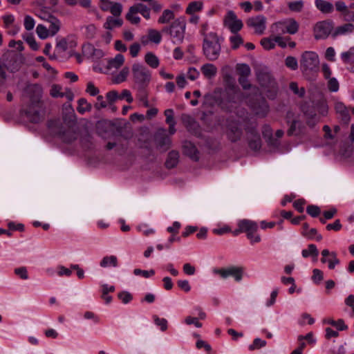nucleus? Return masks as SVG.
<instances>
[{
	"label": "nucleus",
	"mask_w": 354,
	"mask_h": 354,
	"mask_svg": "<svg viewBox=\"0 0 354 354\" xmlns=\"http://www.w3.org/2000/svg\"><path fill=\"white\" fill-rule=\"evenodd\" d=\"M290 90L296 95H298L299 97H302L305 94L304 88H299L298 84L296 82H291L290 84Z\"/></svg>",
	"instance_id": "obj_61"
},
{
	"label": "nucleus",
	"mask_w": 354,
	"mask_h": 354,
	"mask_svg": "<svg viewBox=\"0 0 354 354\" xmlns=\"http://www.w3.org/2000/svg\"><path fill=\"white\" fill-rule=\"evenodd\" d=\"M275 37V42L280 47L284 48L287 46V42L290 40V38L283 37L281 35H274Z\"/></svg>",
	"instance_id": "obj_60"
},
{
	"label": "nucleus",
	"mask_w": 354,
	"mask_h": 354,
	"mask_svg": "<svg viewBox=\"0 0 354 354\" xmlns=\"http://www.w3.org/2000/svg\"><path fill=\"white\" fill-rule=\"evenodd\" d=\"M315 6L323 13H330L333 10V5L324 0H315Z\"/></svg>",
	"instance_id": "obj_30"
},
{
	"label": "nucleus",
	"mask_w": 354,
	"mask_h": 354,
	"mask_svg": "<svg viewBox=\"0 0 354 354\" xmlns=\"http://www.w3.org/2000/svg\"><path fill=\"white\" fill-rule=\"evenodd\" d=\"M270 37H264L261 40V44L265 50L273 49L276 46L274 35Z\"/></svg>",
	"instance_id": "obj_40"
},
{
	"label": "nucleus",
	"mask_w": 354,
	"mask_h": 354,
	"mask_svg": "<svg viewBox=\"0 0 354 354\" xmlns=\"http://www.w3.org/2000/svg\"><path fill=\"white\" fill-rule=\"evenodd\" d=\"M124 57L122 54H117L113 58L107 62V68L109 70L120 68L124 63Z\"/></svg>",
	"instance_id": "obj_22"
},
{
	"label": "nucleus",
	"mask_w": 354,
	"mask_h": 354,
	"mask_svg": "<svg viewBox=\"0 0 354 354\" xmlns=\"http://www.w3.org/2000/svg\"><path fill=\"white\" fill-rule=\"evenodd\" d=\"M326 262L328 263V268L334 269L336 265L339 263V260L337 258V254L335 252L330 253V257L327 259Z\"/></svg>",
	"instance_id": "obj_62"
},
{
	"label": "nucleus",
	"mask_w": 354,
	"mask_h": 354,
	"mask_svg": "<svg viewBox=\"0 0 354 354\" xmlns=\"http://www.w3.org/2000/svg\"><path fill=\"white\" fill-rule=\"evenodd\" d=\"M245 102L251 107L252 110L256 115L259 118H265L270 111V106L268 102L264 99L257 100L252 102V100L248 99V97L245 99Z\"/></svg>",
	"instance_id": "obj_11"
},
{
	"label": "nucleus",
	"mask_w": 354,
	"mask_h": 354,
	"mask_svg": "<svg viewBox=\"0 0 354 354\" xmlns=\"http://www.w3.org/2000/svg\"><path fill=\"white\" fill-rule=\"evenodd\" d=\"M129 75V69L128 67H124L120 72L114 75L112 77L113 83L115 84H121L125 82Z\"/></svg>",
	"instance_id": "obj_25"
},
{
	"label": "nucleus",
	"mask_w": 354,
	"mask_h": 354,
	"mask_svg": "<svg viewBox=\"0 0 354 354\" xmlns=\"http://www.w3.org/2000/svg\"><path fill=\"white\" fill-rule=\"evenodd\" d=\"M145 62L152 68H157L160 64L158 57L152 52H148L145 54Z\"/></svg>",
	"instance_id": "obj_28"
},
{
	"label": "nucleus",
	"mask_w": 354,
	"mask_h": 354,
	"mask_svg": "<svg viewBox=\"0 0 354 354\" xmlns=\"http://www.w3.org/2000/svg\"><path fill=\"white\" fill-rule=\"evenodd\" d=\"M301 234L306 239L310 240L314 239L317 241H320L322 239V235L317 233V230L315 228L310 229L307 223L303 224Z\"/></svg>",
	"instance_id": "obj_20"
},
{
	"label": "nucleus",
	"mask_w": 354,
	"mask_h": 354,
	"mask_svg": "<svg viewBox=\"0 0 354 354\" xmlns=\"http://www.w3.org/2000/svg\"><path fill=\"white\" fill-rule=\"evenodd\" d=\"M183 149L185 153L191 158L194 160L198 159V151L193 143L189 141H185L183 144Z\"/></svg>",
	"instance_id": "obj_27"
},
{
	"label": "nucleus",
	"mask_w": 354,
	"mask_h": 354,
	"mask_svg": "<svg viewBox=\"0 0 354 354\" xmlns=\"http://www.w3.org/2000/svg\"><path fill=\"white\" fill-rule=\"evenodd\" d=\"M32 89L37 93V96L32 100L31 105L28 108L24 109V111L30 121L37 123L40 120V115L39 113V99L41 95V88L37 85L32 86Z\"/></svg>",
	"instance_id": "obj_8"
},
{
	"label": "nucleus",
	"mask_w": 354,
	"mask_h": 354,
	"mask_svg": "<svg viewBox=\"0 0 354 354\" xmlns=\"http://www.w3.org/2000/svg\"><path fill=\"white\" fill-rule=\"evenodd\" d=\"M299 24L292 18L286 19L272 24L270 26L272 35H295L298 32Z\"/></svg>",
	"instance_id": "obj_3"
},
{
	"label": "nucleus",
	"mask_w": 354,
	"mask_h": 354,
	"mask_svg": "<svg viewBox=\"0 0 354 354\" xmlns=\"http://www.w3.org/2000/svg\"><path fill=\"white\" fill-rule=\"evenodd\" d=\"M248 77H239V82L244 90H250L251 93L256 96L258 93V88L249 83Z\"/></svg>",
	"instance_id": "obj_32"
},
{
	"label": "nucleus",
	"mask_w": 354,
	"mask_h": 354,
	"mask_svg": "<svg viewBox=\"0 0 354 354\" xmlns=\"http://www.w3.org/2000/svg\"><path fill=\"white\" fill-rule=\"evenodd\" d=\"M36 32L38 37L41 39H46L49 36H51V32L45 26L42 24L37 25L36 28Z\"/></svg>",
	"instance_id": "obj_42"
},
{
	"label": "nucleus",
	"mask_w": 354,
	"mask_h": 354,
	"mask_svg": "<svg viewBox=\"0 0 354 354\" xmlns=\"http://www.w3.org/2000/svg\"><path fill=\"white\" fill-rule=\"evenodd\" d=\"M78 106L77 108V111L84 114L87 111H90L91 110V104L87 102V100L84 98H80L78 100Z\"/></svg>",
	"instance_id": "obj_38"
},
{
	"label": "nucleus",
	"mask_w": 354,
	"mask_h": 354,
	"mask_svg": "<svg viewBox=\"0 0 354 354\" xmlns=\"http://www.w3.org/2000/svg\"><path fill=\"white\" fill-rule=\"evenodd\" d=\"M340 57L344 64L354 63V47L349 48L348 50L343 52L340 55Z\"/></svg>",
	"instance_id": "obj_34"
},
{
	"label": "nucleus",
	"mask_w": 354,
	"mask_h": 354,
	"mask_svg": "<svg viewBox=\"0 0 354 354\" xmlns=\"http://www.w3.org/2000/svg\"><path fill=\"white\" fill-rule=\"evenodd\" d=\"M137 230L142 233L145 236H149L155 233V230L150 228L147 224H140L138 225Z\"/></svg>",
	"instance_id": "obj_58"
},
{
	"label": "nucleus",
	"mask_w": 354,
	"mask_h": 354,
	"mask_svg": "<svg viewBox=\"0 0 354 354\" xmlns=\"http://www.w3.org/2000/svg\"><path fill=\"white\" fill-rule=\"evenodd\" d=\"M174 17V14L172 10H165L162 15L159 17L158 21L159 24H167Z\"/></svg>",
	"instance_id": "obj_43"
},
{
	"label": "nucleus",
	"mask_w": 354,
	"mask_h": 354,
	"mask_svg": "<svg viewBox=\"0 0 354 354\" xmlns=\"http://www.w3.org/2000/svg\"><path fill=\"white\" fill-rule=\"evenodd\" d=\"M221 50L219 38L216 32H209L204 34L203 51L205 56L210 61L216 60Z\"/></svg>",
	"instance_id": "obj_1"
},
{
	"label": "nucleus",
	"mask_w": 354,
	"mask_h": 354,
	"mask_svg": "<svg viewBox=\"0 0 354 354\" xmlns=\"http://www.w3.org/2000/svg\"><path fill=\"white\" fill-rule=\"evenodd\" d=\"M137 14L138 13L135 11L133 7L131 6L127 14L126 17L131 24H138L140 21V18L137 15Z\"/></svg>",
	"instance_id": "obj_45"
},
{
	"label": "nucleus",
	"mask_w": 354,
	"mask_h": 354,
	"mask_svg": "<svg viewBox=\"0 0 354 354\" xmlns=\"http://www.w3.org/2000/svg\"><path fill=\"white\" fill-rule=\"evenodd\" d=\"M249 147L254 151H258L261 147V140L259 133L257 131V125H252L245 128Z\"/></svg>",
	"instance_id": "obj_12"
},
{
	"label": "nucleus",
	"mask_w": 354,
	"mask_h": 354,
	"mask_svg": "<svg viewBox=\"0 0 354 354\" xmlns=\"http://www.w3.org/2000/svg\"><path fill=\"white\" fill-rule=\"evenodd\" d=\"M118 100H124L128 103H131L133 101V97L131 91L128 89H123L121 93H119Z\"/></svg>",
	"instance_id": "obj_55"
},
{
	"label": "nucleus",
	"mask_w": 354,
	"mask_h": 354,
	"mask_svg": "<svg viewBox=\"0 0 354 354\" xmlns=\"http://www.w3.org/2000/svg\"><path fill=\"white\" fill-rule=\"evenodd\" d=\"M122 20L119 17H108L106 22L104 24V28L107 30H113L115 28L120 27L122 25Z\"/></svg>",
	"instance_id": "obj_24"
},
{
	"label": "nucleus",
	"mask_w": 354,
	"mask_h": 354,
	"mask_svg": "<svg viewBox=\"0 0 354 354\" xmlns=\"http://www.w3.org/2000/svg\"><path fill=\"white\" fill-rule=\"evenodd\" d=\"M14 273L23 280H27L29 279L28 270L24 266L15 268L14 270Z\"/></svg>",
	"instance_id": "obj_47"
},
{
	"label": "nucleus",
	"mask_w": 354,
	"mask_h": 354,
	"mask_svg": "<svg viewBox=\"0 0 354 354\" xmlns=\"http://www.w3.org/2000/svg\"><path fill=\"white\" fill-rule=\"evenodd\" d=\"M224 24L232 33H237L243 28L241 20L237 18L233 11L227 12L224 19Z\"/></svg>",
	"instance_id": "obj_14"
},
{
	"label": "nucleus",
	"mask_w": 354,
	"mask_h": 354,
	"mask_svg": "<svg viewBox=\"0 0 354 354\" xmlns=\"http://www.w3.org/2000/svg\"><path fill=\"white\" fill-rule=\"evenodd\" d=\"M154 323L156 326H159L162 331H165L167 329V320L165 318H160L157 315L153 317Z\"/></svg>",
	"instance_id": "obj_50"
},
{
	"label": "nucleus",
	"mask_w": 354,
	"mask_h": 354,
	"mask_svg": "<svg viewBox=\"0 0 354 354\" xmlns=\"http://www.w3.org/2000/svg\"><path fill=\"white\" fill-rule=\"evenodd\" d=\"M306 131V127L304 123L299 119L295 118L292 122L290 127L288 131L289 136L292 135H300L304 133Z\"/></svg>",
	"instance_id": "obj_18"
},
{
	"label": "nucleus",
	"mask_w": 354,
	"mask_h": 354,
	"mask_svg": "<svg viewBox=\"0 0 354 354\" xmlns=\"http://www.w3.org/2000/svg\"><path fill=\"white\" fill-rule=\"evenodd\" d=\"M179 154L177 151H172L169 152L165 165L167 168L174 167L178 162Z\"/></svg>",
	"instance_id": "obj_33"
},
{
	"label": "nucleus",
	"mask_w": 354,
	"mask_h": 354,
	"mask_svg": "<svg viewBox=\"0 0 354 354\" xmlns=\"http://www.w3.org/2000/svg\"><path fill=\"white\" fill-rule=\"evenodd\" d=\"M335 109L336 113L339 115L341 120L347 124L350 120V114L348 109L345 104L340 101H336L335 102Z\"/></svg>",
	"instance_id": "obj_19"
},
{
	"label": "nucleus",
	"mask_w": 354,
	"mask_h": 354,
	"mask_svg": "<svg viewBox=\"0 0 354 354\" xmlns=\"http://www.w3.org/2000/svg\"><path fill=\"white\" fill-rule=\"evenodd\" d=\"M132 79L133 82L141 86H147L151 80V72L145 65L134 63L131 67Z\"/></svg>",
	"instance_id": "obj_2"
},
{
	"label": "nucleus",
	"mask_w": 354,
	"mask_h": 354,
	"mask_svg": "<svg viewBox=\"0 0 354 354\" xmlns=\"http://www.w3.org/2000/svg\"><path fill=\"white\" fill-rule=\"evenodd\" d=\"M156 140L158 145L165 151L167 150L171 146V139L166 135V130L165 129H160L158 131Z\"/></svg>",
	"instance_id": "obj_17"
},
{
	"label": "nucleus",
	"mask_w": 354,
	"mask_h": 354,
	"mask_svg": "<svg viewBox=\"0 0 354 354\" xmlns=\"http://www.w3.org/2000/svg\"><path fill=\"white\" fill-rule=\"evenodd\" d=\"M241 127L245 129L250 127L246 121V118L240 116L237 120H231L228 122L227 126L226 134L229 140L232 142L239 140L242 136Z\"/></svg>",
	"instance_id": "obj_7"
},
{
	"label": "nucleus",
	"mask_w": 354,
	"mask_h": 354,
	"mask_svg": "<svg viewBox=\"0 0 354 354\" xmlns=\"http://www.w3.org/2000/svg\"><path fill=\"white\" fill-rule=\"evenodd\" d=\"M203 3L201 1H195L190 2L185 10L187 15H193L195 12H200L203 10Z\"/></svg>",
	"instance_id": "obj_31"
},
{
	"label": "nucleus",
	"mask_w": 354,
	"mask_h": 354,
	"mask_svg": "<svg viewBox=\"0 0 354 354\" xmlns=\"http://www.w3.org/2000/svg\"><path fill=\"white\" fill-rule=\"evenodd\" d=\"M109 11L111 12V13L114 17H119L120 16L122 11V6L119 3H111V7L109 8Z\"/></svg>",
	"instance_id": "obj_51"
},
{
	"label": "nucleus",
	"mask_w": 354,
	"mask_h": 354,
	"mask_svg": "<svg viewBox=\"0 0 354 354\" xmlns=\"http://www.w3.org/2000/svg\"><path fill=\"white\" fill-rule=\"evenodd\" d=\"M301 254L304 258H307L309 256H313L317 258L319 254V252L315 245L310 244L308 245V249L302 250Z\"/></svg>",
	"instance_id": "obj_41"
},
{
	"label": "nucleus",
	"mask_w": 354,
	"mask_h": 354,
	"mask_svg": "<svg viewBox=\"0 0 354 354\" xmlns=\"http://www.w3.org/2000/svg\"><path fill=\"white\" fill-rule=\"evenodd\" d=\"M266 345V342L260 338H256L254 339L252 344L249 346L250 351H254L260 348L264 347Z\"/></svg>",
	"instance_id": "obj_56"
},
{
	"label": "nucleus",
	"mask_w": 354,
	"mask_h": 354,
	"mask_svg": "<svg viewBox=\"0 0 354 354\" xmlns=\"http://www.w3.org/2000/svg\"><path fill=\"white\" fill-rule=\"evenodd\" d=\"M247 25L253 28L255 33L262 35L266 28V18L263 15L251 17L248 20Z\"/></svg>",
	"instance_id": "obj_15"
},
{
	"label": "nucleus",
	"mask_w": 354,
	"mask_h": 354,
	"mask_svg": "<svg viewBox=\"0 0 354 354\" xmlns=\"http://www.w3.org/2000/svg\"><path fill=\"white\" fill-rule=\"evenodd\" d=\"M214 274L218 275L222 279L233 277L235 281H240L243 277V268L236 266H230L226 268H214L212 270Z\"/></svg>",
	"instance_id": "obj_10"
},
{
	"label": "nucleus",
	"mask_w": 354,
	"mask_h": 354,
	"mask_svg": "<svg viewBox=\"0 0 354 354\" xmlns=\"http://www.w3.org/2000/svg\"><path fill=\"white\" fill-rule=\"evenodd\" d=\"M236 70L239 77H248L251 73L250 66L245 64H237Z\"/></svg>",
	"instance_id": "obj_46"
},
{
	"label": "nucleus",
	"mask_w": 354,
	"mask_h": 354,
	"mask_svg": "<svg viewBox=\"0 0 354 354\" xmlns=\"http://www.w3.org/2000/svg\"><path fill=\"white\" fill-rule=\"evenodd\" d=\"M24 26L26 30H32L35 26V21L30 15H26L24 20Z\"/></svg>",
	"instance_id": "obj_53"
},
{
	"label": "nucleus",
	"mask_w": 354,
	"mask_h": 354,
	"mask_svg": "<svg viewBox=\"0 0 354 354\" xmlns=\"http://www.w3.org/2000/svg\"><path fill=\"white\" fill-rule=\"evenodd\" d=\"M186 23L183 19H177L169 27L163 28V31L169 32L174 44H180L183 41Z\"/></svg>",
	"instance_id": "obj_6"
},
{
	"label": "nucleus",
	"mask_w": 354,
	"mask_h": 354,
	"mask_svg": "<svg viewBox=\"0 0 354 354\" xmlns=\"http://www.w3.org/2000/svg\"><path fill=\"white\" fill-rule=\"evenodd\" d=\"M133 7L137 13H140L146 19H149L150 18V10L145 5L142 3H137L133 6Z\"/></svg>",
	"instance_id": "obj_36"
},
{
	"label": "nucleus",
	"mask_w": 354,
	"mask_h": 354,
	"mask_svg": "<svg viewBox=\"0 0 354 354\" xmlns=\"http://www.w3.org/2000/svg\"><path fill=\"white\" fill-rule=\"evenodd\" d=\"M354 30V26L351 24H346L342 26H338L334 32L335 35H346L352 32Z\"/></svg>",
	"instance_id": "obj_37"
},
{
	"label": "nucleus",
	"mask_w": 354,
	"mask_h": 354,
	"mask_svg": "<svg viewBox=\"0 0 354 354\" xmlns=\"http://www.w3.org/2000/svg\"><path fill=\"white\" fill-rule=\"evenodd\" d=\"M257 78L262 87V92L269 99H274L277 93V86L272 75L267 72H261L258 73Z\"/></svg>",
	"instance_id": "obj_4"
},
{
	"label": "nucleus",
	"mask_w": 354,
	"mask_h": 354,
	"mask_svg": "<svg viewBox=\"0 0 354 354\" xmlns=\"http://www.w3.org/2000/svg\"><path fill=\"white\" fill-rule=\"evenodd\" d=\"M306 120L308 125L310 127H313L319 122V117L315 113H307Z\"/></svg>",
	"instance_id": "obj_64"
},
{
	"label": "nucleus",
	"mask_w": 354,
	"mask_h": 354,
	"mask_svg": "<svg viewBox=\"0 0 354 354\" xmlns=\"http://www.w3.org/2000/svg\"><path fill=\"white\" fill-rule=\"evenodd\" d=\"M35 15L37 16L39 18H40L41 20L48 21V20L53 16L52 14H50L48 9H36L35 11Z\"/></svg>",
	"instance_id": "obj_48"
},
{
	"label": "nucleus",
	"mask_w": 354,
	"mask_h": 354,
	"mask_svg": "<svg viewBox=\"0 0 354 354\" xmlns=\"http://www.w3.org/2000/svg\"><path fill=\"white\" fill-rule=\"evenodd\" d=\"M333 24L330 21H319L316 24L314 28V33L316 39L326 38L331 32Z\"/></svg>",
	"instance_id": "obj_13"
},
{
	"label": "nucleus",
	"mask_w": 354,
	"mask_h": 354,
	"mask_svg": "<svg viewBox=\"0 0 354 354\" xmlns=\"http://www.w3.org/2000/svg\"><path fill=\"white\" fill-rule=\"evenodd\" d=\"M118 296V298L124 304L129 303L133 299L131 294L127 291H123V292H119Z\"/></svg>",
	"instance_id": "obj_63"
},
{
	"label": "nucleus",
	"mask_w": 354,
	"mask_h": 354,
	"mask_svg": "<svg viewBox=\"0 0 354 354\" xmlns=\"http://www.w3.org/2000/svg\"><path fill=\"white\" fill-rule=\"evenodd\" d=\"M326 323L335 327L339 330H344L347 328V326L344 324L343 319H339L337 321H335L333 319H328L325 321Z\"/></svg>",
	"instance_id": "obj_44"
},
{
	"label": "nucleus",
	"mask_w": 354,
	"mask_h": 354,
	"mask_svg": "<svg viewBox=\"0 0 354 354\" xmlns=\"http://www.w3.org/2000/svg\"><path fill=\"white\" fill-rule=\"evenodd\" d=\"M75 43L72 40L66 38H62L57 41L55 50L57 53L61 54L67 50H71L75 46Z\"/></svg>",
	"instance_id": "obj_21"
},
{
	"label": "nucleus",
	"mask_w": 354,
	"mask_h": 354,
	"mask_svg": "<svg viewBox=\"0 0 354 354\" xmlns=\"http://www.w3.org/2000/svg\"><path fill=\"white\" fill-rule=\"evenodd\" d=\"M237 225L241 227V231H243V233L246 234L251 244L261 242V236L257 233L259 226L257 222L249 219H242L238 221Z\"/></svg>",
	"instance_id": "obj_5"
},
{
	"label": "nucleus",
	"mask_w": 354,
	"mask_h": 354,
	"mask_svg": "<svg viewBox=\"0 0 354 354\" xmlns=\"http://www.w3.org/2000/svg\"><path fill=\"white\" fill-rule=\"evenodd\" d=\"M133 274L136 276H141L144 278H149L155 274V271L153 269L149 270H143L139 268L134 269Z\"/></svg>",
	"instance_id": "obj_49"
},
{
	"label": "nucleus",
	"mask_w": 354,
	"mask_h": 354,
	"mask_svg": "<svg viewBox=\"0 0 354 354\" xmlns=\"http://www.w3.org/2000/svg\"><path fill=\"white\" fill-rule=\"evenodd\" d=\"M201 71L207 79L214 78L218 72V69L213 64H205L201 66Z\"/></svg>",
	"instance_id": "obj_23"
},
{
	"label": "nucleus",
	"mask_w": 354,
	"mask_h": 354,
	"mask_svg": "<svg viewBox=\"0 0 354 354\" xmlns=\"http://www.w3.org/2000/svg\"><path fill=\"white\" fill-rule=\"evenodd\" d=\"M230 45L232 49L238 48L243 43V39L238 33H233L229 38Z\"/></svg>",
	"instance_id": "obj_39"
},
{
	"label": "nucleus",
	"mask_w": 354,
	"mask_h": 354,
	"mask_svg": "<svg viewBox=\"0 0 354 354\" xmlns=\"http://www.w3.org/2000/svg\"><path fill=\"white\" fill-rule=\"evenodd\" d=\"M50 94L53 97H63L65 96L69 101L73 99V93L67 88L63 89L59 84L52 85Z\"/></svg>",
	"instance_id": "obj_16"
},
{
	"label": "nucleus",
	"mask_w": 354,
	"mask_h": 354,
	"mask_svg": "<svg viewBox=\"0 0 354 354\" xmlns=\"http://www.w3.org/2000/svg\"><path fill=\"white\" fill-rule=\"evenodd\" d=\"M285 63L286 66L292 70H296L298 67L297 59L292 56L287 57L285 60Z\"/></svg>",
	"instance_id": "obj_59"
},
{
	"label": "nucleus",
	"mask_w": 354,
	"mask_h": 354,
	"mask_svg": "<svg viewBox=\"0 0 354 354\" xmlns=\"http://www.w3.org/2000/svg\"><path fill=\"white\" fill-rule=\"evenodd\" d=\"M328 80V88L331 92H337L339 90V84L338 81L335 77H330Z\"/></svg>",
	"instance_id": "obj_54"
},
{
	"label": "nucleus",
	"mask_w": 354,
	"mask_h": 354,
	"mask_svg": "<svg viewBox=\"0 0 354 354\" xmlns=\"http://www.w3.org/2000/svg\"><path fill=\"white\" fill-rule=\"evenodd\" d=\"M119 93L115 90H111L106 93V98L109 104H111L118 100Z\"/></svg>",
	"instance_id": "obj_57"
},
{
	"label": "nucleus",
	"mask_w": 354,
	"mask_h": 354,
	"mask_svg": "<svg viewBox=\"0 0 354 354\" xmlns=\"http://www.w3.org/2000/svg\"><path fill=\"white\" fill-rule=\"evenodd\" d=\"M319 59L318 55L313 51L304 52L301 57V68L304 71H315L318 70Z\"/></svg>",
	"instance_id": "obj_9"
},
{
	"label": "nucleus",
	"mask_w": 354,
	"mask_h": 354,
	"mask_svg": "<svg viewBox=\"0 0 354 354\" xmlns=\"http://www.w3.org/2000/svg\"><path fill=\"white\" fill-rule=\"evenodd\" d=\"M288 8L291 11L300 12L304 7V1L301 0L289 2Z\"/></svg>",
	"instance_id": "obj_52"
},
{
	"label": "nucleus",
	"mask_w": 354,
	"mask_h": 354,
	"mask_svg": "<svg viewBox=\"0 0 354 354\" xmlns=\"http://www.w3.org/2000/svg\"><path fill=\"white\" fill-rule=\"evenodd\" d=\"M148 39L151 42L159 44L162 40V35L159 31L155 29H149L147 32Z\"/></svg>",
	"instance_id": "obj_35"
},
{
	"label": "nucleus",
	"mask_w": 354,
	"mask_h": 354,
	"mask_svg": "<svg viewBox=\"0 0 354 354\" xmlns=\"http://www.w3.org/2000/svg\"><path fill=\"white\" fill-rule=\"evenodd\" d=\"M47 22L50 24L48 28L51 32V36L55 35L61 28L62 24L60 20L55 16L53 15Z\"/></svg>",
	"instance_id": "obj_29"
},
{
	"label": "nucleus",
	"mask_w": 354,
	"mask_h": 354,
	"mask_svg": "<svg viewBox=\"0 0 354 354\" xmlns=\"http://www.w3.org/2000/svg\"><path fill=\"white\" fill-rule=\"evenodd\" d=\"M100 266L102 268L118 267V258L115 255L105 256L101 260Z\"/></svg>",
	"instance_id": "obj_26"
}]
</instances>
